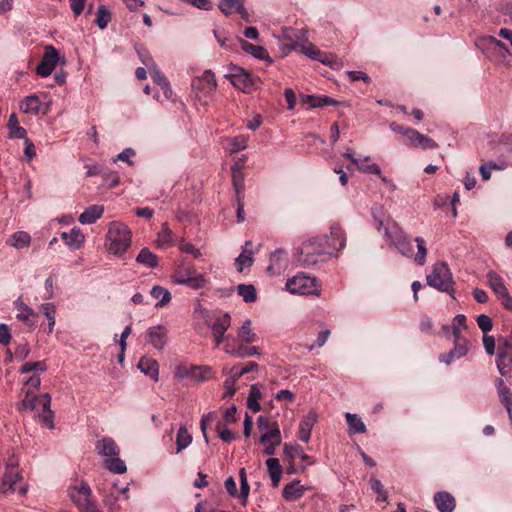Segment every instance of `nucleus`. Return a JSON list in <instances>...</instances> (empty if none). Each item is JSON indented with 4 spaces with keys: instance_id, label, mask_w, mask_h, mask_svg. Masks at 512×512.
<instances>
[{
    "instance_id": "603ef678",
    "label": "nucleus",
    "mask_w": 512,
    "mask_h": 512,
    "mask_svg": "<svg viewBox=\"0 0 512 512\" xmlns=\"http://www.w3.org/2000/svg\"><path fill=\"white\" fill-rule=\"evenodd\" d=\"M414 241L417 244V253L414 257L415 262L423 266L426 262V256H427V248L425 240L422 237H416Z\"/></svg>"
},
{
    "instance_id": "a18cd8bd",
    "label": "nucleus",
    "mask_w": 512,
    "mask_h": 512,
    "mask_svg": "<svg viewBox=\"0 0 512 512\" xmlns=\"http://www.w3.org/2000/svg\"><path fill=\"white\" fill-rule=\"evenodd\" d=\"M151 296L158 299L156 307H162L167 305L171 300L170 292L162 286H154L151 290Z\"/></svg>"
},
{
    "instance_id": "0eeeda50",
    "label": "nucleus",
    "mask_w": 512,
    "mask_h": 512,
    "mask_svg": "<svg viewBox=\"0 0 512 512\" xmlns=\"http://www.w3.org/2000/svg\"><path fill=\"white\" fill-rule=\"evenodd\" d=\"M427 284L439 291L446 292L453 296L454 281L452 273L445 262H438L433 265L432 272L427 275Z\"/></svg>"
},
{
    "instance_id": "473e14b6",
    "label": "nucleus",
    "mask_w": 512,
    "mask_h": 512,
    "mask_svg": "<svg viewBox=\"0 0 512 512\" xmlns=\"http://www.w3.org/2000/svg\"><path fill=\"white\" fill-rule=\"evenodd\" d=\"M266 466L271 478L272 486L274 488L278 487L281 476H282V467L277 458H268L266 460Z\"/></svg>"
},
{
    "instance_id": "b1692460",
    "label": "nucleus",
    "mask_w": 512,
    "mask_h": 512,
    "mask_svg": "<svg viewBox=\"0 0 512 512\" xmlns=\"http://www.w3.org/2000/svg\"><path fill=\"white\" fill-rule=\"evenodd\" d=\"M137 367L142 373L151 377L154 381H158L159 364L156 360L143 356L140 358Z\"/></svg>"
},
{
    "instance_id": "de8ad7c7",
    "label": "nucleus",
    "mask_w": 512,
    "mask_h": 512,
    "mask_svg": "<svg viewBox=\"0 0 512 512\" xmlns=\"http://www.w3.org/2000/svg\"><path fill=\"white\" fill-rule=\"evenodd\" d=\"M237 292L246 303H252L257 299V292L252 284H239Z\"/></svg>"
},
{
    "instance_id": "bb28decb",
    "label": "nucleus",
    "mask_w": 512,
    "mask_h": 512,
    "mask_svg": "<svg viewBox=\"0 0 512 512\" xmlns=\"http://www.w3.org/2000/svg\"><path fill=\"white\" fill-rule=\"evenodd\" d=\"M305 491L306 488L300 484V481L295 480L284 486L282 495L287 501H296L304 495Z\"/></svg>"
},
{
    "instance_id": "49530a36",
    "label": "nucleus",
    "mask_w": 512,
    "mask_h": 512,
    "mask_svg": "<svg viewBox=\"0 0 512 512\" xmlns=\"http://www.w3.org/2000/svg\"><path fill=\"white\" fill-rule=\"evenodd\" d=\"M238 338L246 344H250L256 341V334L251 328V320H245L238 331Z\"/></svg>"
},
{
    "instance_id": "2f4dec72",
    "label": "nucleus",
    "mask_w": 512,
    "mask_h": 512,
    "mask_svg": "<svg viewBox=\"0 0 512 512\" xmlns=\"http://www.w3.org/2000/svg\"><path fill=\"white\" fill-rule=\"evenodd\" d=\"M7 244L16 249L27 248L31 244V236L25 231H17L8 238Z\"/></svg>"
},
{
    "instance_id": "6e6552de",
    "label": "nucleus",
    "mask_w": 512,
    "mask_h": 512,
    "mask_svg": "<svg viewBox=\"0 0 512 512\" xmlns=\"http://www.w3.org/2000/svg\"><path fill=\"white\" fill-rule=\"evenodd\" d=\"M172 280L175 284L186 285L194 290L203 288L207 283L206 278L198 273L193 266L185 265L184 263L176 266Z\"/></svg>"
},
{
    "instance_id": "c756f323",
    "label": "nucleus",
    "mask_w": 512,
    "mask_h": 512,
    "mask_svg": "<svg viewBox=\"0 0 512 512\" xmlns=\"http://www.w3.org/2000/svg\"><path fill=\"white\" fill-rule=\"evenodd\" d=\"M286 259L287 253L284 250H275L273 253H271L268 271L273 273H280L281 270L285 268Z\"/></svg>"
},
{
    "instance_id": "774afa93",
    "label": "nucleus",
    "mask_w": 512,
    "mask_h": 512,
    "mask_svg": "<svg viewBox=\"0 0 512 512\" xmlns=\"http://www.w3.org/2000/svg\"><path fill=\"white\" fill-rule=\"evenodd\" d=\"M347 75H348V78L353 81V82H356V81H363L365 82L366 84H370L371 83V78L369 77V75L364 72V71H356V70H353V71H348L347 72Z\"/></svg>"
},
{
    "instance_id": "c9c22d12",
    "label": "nucleus",
    "mask_w": 512,
    "mask_h": 512,
    "mask_svg": "<svg viewBox=\"0 0 512 512\" xmlns=\"http://www.w3.org/2000/svg\"><path fill=\"white\" fill-rule=\"evenodd\" d=\"M173 244V233L167 223H163L156 238V245L159 248L169 247Z\"/></svg>"
},
{
    "instance_id": "f03ea898",
    "label": "nucleus",
    "mask_w": 512,
    "mask_h": 512,
    "mask_svg": "<svg viewBox=\"0 0 512 512\" xmlns=\"http://www.w3.org/2000/svg\"><path fill=\"white\" fill-rule=\"evenodd\" d=\"M131 241L132 233L126 224L118 221L109 223L105 244L110 254L123 256L131 246Z\"/></svg>"
},
{
    "instance_id": "3c124183",
    "label": "nucleus",
    "mask_w": 512,
    "mask_h": 512,
    "mask_svg": "<svg viewBox=\"0 0 512 512\" xmlns=\"http://www.w3.org/2000/svg\"><path fill=\"white\" fill-rule=\"evenodd\" d=\"M227 353H231L239 358L249 357L253 355H259L261 354L260 349L257 346H239L236 349L233 350H226Z\"/></svg>"
},
{
    "instance_id": "7ed1b4c3",
    "label": "nucleus",
    "mask_w": 512,
    "mask_h": 512,
    "mask_svg": "<svg viewBox=\"0 0 512 512\" xmlns=\"http://www.w3.org/2000/svg\"><path fill=\"white\" fill-rule=\"evenodd\" d=\"M173 375L179 381L189 380L192 384H199L213 379L216 372L208 365H194L179 361L173 366Z\"/></svg>"
},
{
    "instance_id": "5701e85b",
    "label": "nucleus",
    "mask_w": 512,
    "mask_h": 512,
    "mask_svg": "<svg viewBox=\"0 0 512 512\" xmlns=\"http://www.w3.org/2000/svg\"><path fill=\"white\" fill-rule=\"evenodd\" d=\"M434 502L440 512H452L456 506L455 498L446 491L435 493Z\"/></svg>"
},
{
    "instance_id": "f257e3e1",
    "label": "nucleus",
    "mask_w": 512,
    "mask_h": 512,
    "mask_svg": "<svg viewBox=\"0 0 512 512\" xmlns=\"http://www.w3.org/2000/svg\"><path fill=\"white\" fill-rule=\"evenodd\" d=\"M346 245V235L339 224H333L329 236H316L304 242L301 247V254L305 255V264H315L317 259L314 256L332 255L342 250Z\"/></svg>"
},
{
    "instance_id": "5fc2aeb1",
    "label": "nucleus",
    "mask_w": 512,
    "mask_h": 512,
    "mask_svg": "<svg viewBox=\"0 0 512 512\" xmlns=\"http://www.w3.org/2000/svg\"><path fill=\"white\" fill-rule=\"evenodd\" d=\"M47 369V365L45 361H35V362H26L24 363L20 369L19 372L21 374H26L32 371L36 372H45Z\"/></svg>"
},
{
    "instance_id": "ddd939ff",
    "label": "nucleus",
    "mask_w": 512,
    "mask_h": 512,
    "mask_svg": "<svg viewBox=\"0 0 512 512\" xmlns=\"http://www.w3.org/2000/svg\"><path fill=\"white\" fill-rule=\"evenodd\" d=\"M257 424L261 432L260 442L262 444H270L271 442H274V444L281 443V433L277 423H273L270 427L267 419L260 416L257 420Z\"/></svg>"
},
{
    "instance_id": "c85d7f7f",
    "label": "nucleus",
    "mask_w": 512,
    "mask_h": 512,
    "mask_svg": "<svg viewBox=\"0 0 512 512\" xmlns=\"http://www.w3.org/2000/svg\"><path fill=\"white\" fill-rule=\"evenodd\" d=\"M61 237L65 244L73 249H79L85 241V237L79 228H72L69 232H63Z\"/></svg>"
},
{
    "instance_id": "4468645a",
    "label": "nucleus",
    "mask_w": 512,
    "mask_h": 512,
    "mask_svg": "<svg viewBox=\"0 0 512 512\" xmlns=\"http://www.w3.org/2000/svg\"><path fill=\"white\" fill-rule=\"evenodd\" d=\"M58 63V51L51 45L45 47V52L41 62L36 68V72L41 77H48Z\"/></svg>"
},
{
    "instance_id": "39448f33",
    "label": "nucleus",
    "mask_w": 512,
    "mask_h": 512,
    "mask_svg": "<svg viewBox=\"0 0 512 512\" xmlns=\"http://www.w3.org/2000/svg\"><path fill=\"white\" fill-rule=\"evenodd\" d=\"M377 230L383 231L385 237L391 241L402 255L406 257H412L414 255L412 242L394 221L384 223L382 220H379Z\"/></svg>"
},
{
    "instance_id": "864d4df0",
    "label": "nucleus",
    "mask_w": 512,
    "mask_h": 512,
    "mask_svg": "<svg viewBox=\"0 0 512 512\" xmlns=\"http://www.w3.org/2000/svg\"><path fill=\"white\" fill-rule=\"evenodd\" d=\"M40 309L42 313L45 315V317L48 319V333H51L55 326V306L52 303H44L41 305Z\"/></svg>"
},
{
    "instance_id": "1a4fd4ad",
    "label": "nucleus",
    "mask_w": 512,
    "mask_h": 512,
    "mask_svg": "<svg viewBox=\"0 0 512 512\" xmlns=\"http://www.w3.org/2000/svg\"><path fill=\"white\" fill-rule=\"evenodd\" d=\"M22 480V474L19 469V460L15 455H11L6 462L3 478L0 482V493L7 494L16 491V484Z\"/></svg>"
},
{
    "instance_id": "2eb2a0df",
    "label": "nucleus",
    "mask_w": 512,
    "mask_h": 512,
    "mask_svg": "<svg viewBox=\"0 0 512 512\" xmlns=\"http://www.w3.org/2000/svg\"><path fill=\"white\" fill-rule=\"evenodd\" d=\"M146 340L156 350H163L168 343V329L164 325L149 327Z\"/></svg>"
},
{
    "instance_id": "79ce46f5",
    "label": "nucleus",
    "mask_w": 512,
    "mask_h": 512,
    "mask_svg": "<svg viewBox=\"0 0 512 512\" xmlns=\"http://www.w3.org/2000/svg\"><path fill=\"white\" fill-rule=\"evenodd\" d=\"M8 129L10 138L23 139L26 137V130L19 125L16 114H11L9 116Z\"/></svg>"
},
{
    "instance_id": "20e7f679",
    "label": "nucleus",
    "mask_w": 512,
    "mask_h": 512,
    "mask_svg": "<svg viewBox=\"0 0 512 512\" xmlns=\"http://www.w3.org/2000/svg\"><path fill=\"white\" fill-rule=\"evenodd\" d=\"M217 80L214 72L205 70L201 75L195 76L191 81V90L194 98L202 105H208L217 89Z\"/></svg>"
},
{
    "instance_id": "e2e57ef3",
    "label": "nucleus",
    "mask_w": 512,
    "mask_h": 512,
    "mask_svg": "<svg viewBox=\"0 0 512 512\" xmlns=\"http://www.w3.org/2000/svg\"><path fill=\"white\" fill-rule=\"evenodd\" d=\"M304 53L313 60H318L324 64H331L330 61H328L327 58H321V52L319 49H317L315 46L310 45L309 47H306L303 49Z\"/></svg>"
},
{
    "instance_id": "6e6d98bb",
    "label": "nucleus",
    "mask_w": 512,
    "mask_h": 512,
    "mask_svg": "<svg viewBox=\"0 0 512 512\" xmlns=\"http://www.w3.org/2000/svg\"><path fill=\"white\" fill-rule=\"evenodd\" d=\"M253 263L252 259V251L244 250L237 258H236V266L239 272H242L244 268L250 267Z\"/></svg>"
},
{
    "instance_id": "4be33fe9",
    "label": "nucleus",
    "mask_w": 512,
    "mask_h": 512,
    "mask_svg": "<svg viewBox=\"0 0 512 512\" xmlns=\"http://www.w3.org/2000/svg\"><path fill=\"white\" fill-rule=\"evenodd\" d=\"M96 450L99 455L110 458L119 456L120 449L116 442L110 437H104L96 442Z\"/></svg>"
},
{
    "instance_id": "6ab92c4d",
    "label": "nucleus",
    "mask_w": 512,
    "mask_h": 512,
    "mask_svg": "<svg viewBox=\"0 0 512 512\" xmlns=\"http://www.w3.org/2000/svg\"><path fill=\"white\" fill-rule=\"evenodd\" d=\"M239 41L241 49L247 54L252 55L256 59L265 61L267 65H271L273 63V59L263 46L252 44L244 39H240Z\"/></svg>"
},
{
    "instance_id": "423d86ee",
    "label": "nucleus",
    "mask_w": 512,
    "mask_h": 512,
    "mask_svg": "<svg viewBox=\"0 0 512 512\" xmlns=\"http://www.w3.org/2000/svg\"><path fill=\"white\" fill-rule=\"evenodd\" d=\"M225 78L230 81L234 88L246 94L253 93L261 84L258 76L237 65H231L229 72L225 74Z\"/></svg>"
},
{
    "instance_id": "4c0bfd02",
    "label": "nucleus",
    "mask_w": 512,
    "mask_h": 512,
    "mask_svg": "<svg viewBox=\"0 0 512 512\" xmlns=\"http://www.w3.org/2000/svg\"><path fill=\"white\" fill-rule=\"evenodd\" d=\"M40 99L36 95L27 96L21 103L20 109L24 113L38 114L40 111Z\"/></svg>"
},
{
    "instance_id": "69168bd1",
    "label": "nucleus",
    "mask_w": 512,
    "mask_h": 512,
    "mask_svg": "<svg viewBox=\"0 0 512 512\" xmlns=\"http://www.w3.org/2000/svg\"><path fill=\"white\" fill-rule=\"evenodd\" d=\"M477 324L484 334L491 331L493 328L492 319L486 314H481L477 317Z\"/></svg>"
},
{
    "instance_id": "8fccbe9b",
    "label": "nucleus",
    "mask_w": 512,
    "mask_h": 512,
    "mask_svg": "<svg viewBox=\"0 0 512 512\" xmlns=\"http://www.w3.org/2000/svg\"><path fill=\"white\" fill-rule=\"evenodd\" d=\"M111 20V12L107 9L105 5H100L97 9V15L95 19L96 25L100 29H105L108 26V23Z\"/></svg>"
},
{
    "instance_id": "e433bc0d",
    "label": "nucleus",
    "mask_w": 512,
    "mask_h": 512,
    "mask_svg": "<svg viewBox=\"0 0 512 512\" xmlns=\"http://www.w3.org/2000/svg\"><path fill=\"white\" fill-rule=\"evenodd\" d=\"M136 261L148 268H156L158 266V257L148 248H143L139 252Z\"/></svg>"
},
{
    "instance_id": "680f3d73",
    "label": "nucleus",
    "mask_w": 512,
    "mask_h": 512,
    "mask_svg": "<svg viewBox=\"0 0 512 512\" xmlns=\"http://www.w3.org/2000/svg\"><path fill=\"white\" fill-rule=\"evenodd\" d=\"M453 336L461 335V329L466 328V317L463 314H458L454 317L452 322Z\"/></svg>"
},
{
    "instance_id": "412c9836",
    "label": "nucleus",
    "mask_w": 512,
    "mask_h": 512,
    "mask_svg": "<svg viewBox=\"0 0 512 512\" xmlns=\"http://www.w3.org/2000/svg\"><path fill=\"white\" fill-rule=\"evenodd\" d=\"M40 402L42 404L43 411L38 416L39 421L42 425L49 429L54 428V412L50 409L51 405V396L49 393H45L40 397Z\"/></svg>"
},
{
    "instance_id": "aec40b11",
    "label": "nucleus",
    "mask_w": 512,
    "mask_h": 512,
    "mask_svg": "<svg viewBox=\"0 0 512 512\" xmlns=\"http://www.w3.org/2000/svg\"><path fill=\"white\" fill-rule=\"evenodd\" d=\"M317 422V414L313 411H310L306 416H304L300 423L298 429V438L307 443L311 436V431L315 423Z\"/></svg>"
},
{
    "instance_id": "9d476101",
    "label": "nucleus",
    "mask_w": 512,
    "mask_h": 512,
    "mask_svg": "<svg viewBox=\"0 0 512 512\" xmlns=\"http://www.w3.org/2000/svg\"><path fill=\"white\" fill-rule=\"evenodd\" d=\"M286 289L291 294L320 295V288L316 279L305 274H298L289 279L286 283Z\"/></svg>"
},
{
    "instance_id": "ea45409f",
    "label": "nucleus",
    "mask_w": 512,
    "mask_h": 512,
    "mask_svg": "<svg viewBox=\"0 0 512 512\" xmlns=\"http://www.w3.org/2000/svg\"><path fill=\"white\" fill-rule=\"evenodd\" d=\"M369 161L370 157L367 156L364 159L354 160V165L363 173L381 176V168L377 164H370Z\"/></svg>"
},
{
    "instance_id": "4d7b16f0",
    "label": "nucleus",
    "mask_w": 512,
    "mask_h": 512,
    "mask_svg": "<svg viewBox=\"0 0 512 512\" xmlns=\"http://www.w3.org/2000/svg\"><path fill=\"white\" fill-rule=\"evenodd\" d=\"M119 498L114 492H110L103 498V503L107 508L108 512H119L120 505L118 504Z\"/></svg>"
},
{
    "instance_id": "338daca9",
    "label": "nucleus",
    "mask_w": 512,
    "mask_h": 512,
    "mask_svg": "<svg viewBox=\"0 0 512 512\" xmlns=\"http://www.w3.org/2000/svg\"><path fill=\"white\" fill-rule=\"evenodd\" d=\"M135 156V151L132 148H126L121 153H119L115 158H113V162L123 161L128 165L133 166L134 162L131 158Z\"/></svg>"
},
{
    "instance_id": "f704fd0d",
    "label": "nucleus",
    "mask_w": 512,
    "mask_h": 512,
    "mask_svg": "<svg viewBox=\"0 0 512 512\" xmlns=\"http://www.w3.org/2000/svg\"><path fill=\"white\" fill-rule=\"evenodd\" d=\"M192 435L185 425H181L176 435V453L186 449L192 443Z\"/></svg>"
},
{
    "instance_id": "bf43d9fd",
    "label": "nucleus",
    "mask_w": 512,
    "mask_h": 512,
    "mask_svg": "<svg viewBox=\"0 0 512 512\" xmlns=\"http://www.w3.org/2000/svg\"><path fill=\"white\" fill-rule=\"evenodd\" d=\"M37 400L38 398L35 395V392L31 391L30 389H27L26 395L20 403V408L32 411L36 407Z\"/></svg>"
},
{
    "instance_id": "0e129e2a",
    "label": "nucleus",
    "mask_w": 512,
    "mask_h": 512,
    "mask_svg": "<svg viewBox=\"0 0 512 512\" xmlns=\"http://www.w3.org/2000/svg\"><path fill=\"white\" fill-rule=\"evenodd\" d=\"M239 478H240V492L241 497L247 498L250 492V486L248 484L247 475L245 468H241L239 470Z\"/></svg>"
},
{
    "instance_id": "dca6fc26",
    "label": "nucleus",
    "mask_w": 512,
    "mask_h": 512,
    "mask_svg": "<svg viewBox=\"0 0 512 512\" xmlns=\"http://www.w3.org/2000/svg\"><path fill=\"white\" fill-rule=\"evenodd\" d=\"M403 143L407 146L422 149H435L438 147V144L433 139L421 134L415 129L408 131Z\"/></svg>"
},
{
    "instance_id": "f3484780",
    "label": "nucleus",
    "mask_w": 512,
    "mask_h": 512,
    "mask_svg": "<svg viewBox=\"0 0 512 512\" xmlns=\"http://www.w3.org/2000/svg\"><path fill=\"white\" fill-rule=\"evenodd\" d=\"M218 8L226 16L239 13L244 20H249V14L244 7V0H220Z\"/></svg>"
},
{
    "instance_id": "9b49d317",
    "label": "nucleus",
    "mask_w": 512,
    "mask_h": 512,
    "mask_svg": "<svg viewBox=\"0 0 512 512\" xmlns=\"http://www.w3.org/2000/svg\"><path fill=\"white\" fill-rule=\"evenodd\" d=\"M68 495L79 511L95 502L92 496V490L85 481H80L79 483L69 486Z\"/></svg>"
},
{
    "instance_id": "72a5a7b5",
    "label": "nucleus",
    "mask_w": 512,
    "mask_h": 512,
    "mask_svg": "<svg viewBox=\"0 0 512 512\" xmlns=\"http://www.w3.org/2000/svg\"><path fill=\"white\" fill-rule=\"evenodd\" d=\"M304 103L309 105V108H319L331 105H339V102L329 96H312L307 95L305 99H303Z\"/></svg>"
},
{
    "instance_id": "37998d69",
    "label": "nucleus",
    "mask_w": 512,
    "mask_h": 512,
    "mask_svg": "<svg viewBox=\"0 0 512 512\" xmlns=\"http://www.w3.org/2000/svg\"><path fill=\"white\" fill-rule=\"evenodd\" d=\"M232 184L235 188L236 198L243 196L244 191V174L241 168L232 167Z\"/></svg>"
},
{
    "instance_id": "a878e982",
    "label": "nucleus",
    "mask_w": 512,
    "mask_h": 512,
    "mask_svg": "<svg viewBox=\"0 0 512 512\" xmlns=\"http://www.w3.org/2000/svg\"><path fill=\"white\" fill-rule=\"evenodd\" d=\"M486 278L489 287L492 289L498 299L509 292L502 277L495 271H489L486 275Z\"/></svg>"
},
{
    "instance_id": "f8f14e48",
    "label": "nucleus",
    "mask_w": 512,
    "mask_h": 512,
    "mask_svg": "<svg viewBox=\"0 0 512 512\" xmlns=\"http://www.w3.org/2000/svg\"><path fill=\"white\" fill-rule=\"evenodd\" d=\"M496 364L502 376H512V333L502 340Z\"/></svg>"
},
{
    "instance_id": "c03bdc74",
    "label": "nucleus",
    "mask_w": 512,
    "mask_h": 512,
    "mask_svg": "<svg viewBox=\"0 0 512 512\" xmlns=\"http://www.w3.org/2000/svg\"><path fill=\"white\" fill-rule=\"evenodd\" d=\"M104 466L111 472L116 474H123L126 472L127 467L119 456H112L110 458H105Z\"/></svg>"
},
{
    "instance_id": "393cba45",
    "label": "nucleus",
    "mask_w": 512,
    "mask_h": 512,
    "mask_svg": "<svg viewBox=\"0 0 512 512\" xmlns=\"http://www.w3.org/2000/svg\"><path fill=\"white\" fill-rule=\"evenodd\" d=\"M15 305L18 310L16 318L26 323L30 328H33L37 318L36 312L21 301H16Z\"/></svg>"
},
{
    "instance_id": "a211bd4d",
    "label": "nucleus",
    "mask_w": 512,
    "mask_h": 512,
    "mask_svg": "<svg viewBox=\"0 0 512 512\" xmlns=\"http://www.w3.org/2000/svg\"><path fill=\"white\" fill-rule=\"evenodd\" d=\"M230 325L231 317L228 313H225L214 320L211 329L215 338L216 346H219L223 342L225 332L228 330Z\"/></svg>"
},
{
    "instance_id": "052dcab7",
    "label": "nucleus",
    "mask_w": 512,
    "mask_h": 512,
    "mask_svg": "<svg viewBox=\"0 0 512 512\" xmlns=\"http://www.w3.org/2000/svg\"><path fill=\"white\" fill-rule=\"evenodd\" d=\"M216 431L218 433V437L226 443H230L235 440L234 433L231 430L225 428L221 423L217 424Z\"/></svg>"
},
{
    "instance_id": "13d9d810",
    "label": "nucleus",
    "mask_w": 512,
    "mask_h": 512,
    "mask_svg": "<svg viewBox=\"0 0 512 512\" xmlns=\"http://www.w3.org/2000/svg\"><path fill=\"white\" fill-rule=\"evenodd\" d=\"M371 489L377 494L378 501H386L388 498L387 492L384 489L381 481L375 477L370 478Z\"/></svg>"
},
{
    "instance_id": "58836bf2",
    "label": "nucleus",
    "mask_w": 512,
    "mask_h": 512,
    "mask_svg": "<svg viewBox=\"0 0 512 512\" xmlns=\"http://www.w3.org/2000/svg\"><path fill=\"white\" fill-rule=\"evenodd\" d=\"M261 397L262 393L260 389L256 385H252L250 387L249 394L247 397V407L254 413L259 412L261 410V405L259 403Z\"/></svg>"
},
{
    "instance_id": "7c9ffc66",
    "label": "nucleus",
    "mask_w": 512,
    "mask_h": 512,
    "mask_svg": "<svg viewBox=\"0 0 512 512\" xmlns=\"http://www.w3.org/2000/svg\"><path fill=\"white\" fill-rule=\"evenodd\" d=\"M345 419L348 424V433L350 435L366 433V425L357 414L347 412L345 413Z\"/></svg>"
},
{
    "instance_id": "a19ab883",
    "label": "nucleus",
    "mask_w": 512,
    "mask_h": 512,
    "mask_svg": "<svg viewBox=\"0 0 512 512\" xmlns=\"http://www.w3.org/2000/svg\"><path fill=\"white\" fill-rule=\"evenodd\" d=\"M498 396L500 402L504 405L505 408L512 406V391L511 389L505 385L502 379H498L496 383Z\"/></svg>"
},
{
    "instance_id": "cd10ccee",
    "label": "nucleus",
    "mask_w": 512,
    "mask_h": 512,
    "mask_svg": "<svg viewBox=\"0 0 512 512\" xmlns=\"http://www.w3.org/2000/svg\"><path fill=\"white\" fill-rule=\"evenodd\" d=\"M104 213V206L95 204L91 205L80 214L78 220L81 224H92L96 222Z\"/></svg>"
},
{
    "instance_id": "09e8293b",
    "label": "nucleus",
    "mask_w": 512,
    "mask_h": 512,
    "mask_svg": "<svg viewBox=\"0 0 512 512\" xmlns=\"http://www.w3.org/2000/svg\"><path fill=\"white\" fill-rule=\"evenodd\" d=\"M468 340L462 335L454 336V347L451 350L452 354L456 355V358H461L465 356L468 352Z\"/></svg>"
}]
</instances>
